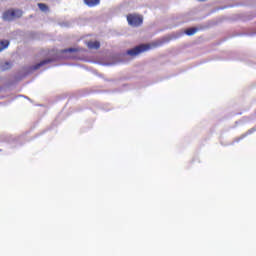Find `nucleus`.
Masks as SVG:
<instances>
[{"label": "nucleus", "mask_w": 256, "mask_h": 256, "mask_svg": "<svg viewBox=\"0 0 256 256\" xmlns=\"http://www.w3.org/2000/svg\"><path fill=\"white\" fill-rule=\"evenodd\" d=\"M198 29L197 28H189L185 31L186 35L191 36L195 35L197 33Z\"/></svg>", "instance_id": "9"}, {"label": "nucleus", "mask_w": 256, "mask_h": 256, "mask_svg": "<svg viewBox=\"0 0 256 256\" xmlns=\"http://www.w3.org/2000/svg\"><path fill=\"white\" fill-rule=\"evenodd\" d=\"M86 46L88 47V49H91V50H97V49H100L101 48V42L99 41H88L86 42Z\"/></svg>", "instance_id": "4"}, {"label": "nucleus", "mask_w": 256, "mask_h": 256, "mask_svg": "<svg viewBox=\"0 0 256 256\" xmlns=\"http://www.w3.org/2000/svg\"><path fill=\"white\" fill-rule=\"evenodd\" d=\"M84 3L88 7H97L101 3V0H84Z\"/></svg>", "instance_id": "6"}, {"label": "nucleus", "mask_w": 256, "mask_h": 256, "mask_svg": "<svg viewBox=\"0 0 256 256\" xmlns=\"http://www.w3.org/2000/svg\"><path fill=\"white\" fill-rule=\"evenodd\" d=\"M38 7L40 11H43L44 13L49 11V6H47V4L38 3Z\"/></svg>", "instance_id": "8"}, {"label": "nucleus", "mask_w": 256, "mask_h": 256, "mask_svg": "<svg viewBox=\"0 0 256 256\" xmlns=\"http://www.w3.org/2000/svg\"><path fill=\"white\" fill-rule=\"evenodd\" d=\"M253 131H255V129L250 130V133H253Z\"/></svg>", "instance_id": "11"}, {"label": "nucleus", "mask_w": 256, "mask_h": 256, "mask_svg": "<svg viewBox=\"0 0 256 256\" xmlns=\"http://www.w3.org/2000/svg\"><path fill=\"white\" fill-rule=\"evenodd\" d=\"M23 17V10L10 8L3 12L2 19L4 21H15V19H21Z\"/></svg>", "instance_id": "1"}, {"label": "nucleus", "mask_w": 256, "mask_h": 256, "mask_svg": "<svg viewBox=\"0 0 256 256\" xmlns=\"http://www.w3.org/2000/svg\"><path fill=\"white\" fill-rule=\"evenodd\" d=\"M53 59H46L42 60L40 63L33 66L34 71H37V69H41L44 65H49V63H52Z\"/></svg>", "instance_id": "5"}, {"label": "nucleus", "mask_w": 256, "mask_h": 256, "mask_svg": "<svg viewBox=\"0 0 256 256\" xmlns=\"http://www.w3.org/2000/svg\"><path fill=\"white\" fill-rule=\"evenodd\" d=\"M79 51H80L79 48H68V49L63 50V53H77Z\"/></svg>", "instance_id": "10"}, {"label": "nucleus", "mask_w": 256, "mask_h": 256, "mask_svg": "<svg viewBox=\"0 0 256 256\" xmlns=\"http://www.w3.org/2000/svg\"><path fill=\"white\" fill-rule=\"evenodd\" d=\"M9 40H1L0 41V53L1 51H4V49H7L9 47Z\"/></svg>", "instance_id": "7"}, {"label": "nucleus", "mask_w": 256, "mask_h": 256, "mask_svg": "<svg viewBox=\"0 0 256 256\" xmlns=\"http://www.w3.org/2000/svg\"><path fill=\"white\" fill-rule=\"evenodd\" d=\"M245 137V135L244 136H242L240 139H243Z\"/></svg>", "instance_id": "12"}, {"label": "nucleus", "mask_w": 256, "mask_h": 256, "mask_svg": "<svg viewBox=\"0 0 256 256\" xmlns=\"http://www.w3.org/2000/svg\"><path fill=\"white\" fill-rule=\"evenodd\" d=\"M149 49H151V46H149V45L136 46L133 49L128 50L127 55H130L131 57H135L136 55H139L140 53H144V51H149Z\"/></svg>", "instance_id": "3"}, {"label": "nucleus", "mask_w": 256, "mask_h": 256, "mask_svg": "<svg viewBox=\"0 0 256 256\" xmlns=\"http://www.w3.org/2000/svg\"><path fill=\"white\" fill-rule=\"evenodd\" d=\"M127 21L132 27H140V25H143V16L139 14H129L127 15Z\"/></svg>", "instance_id": "2"}]
</instances>
